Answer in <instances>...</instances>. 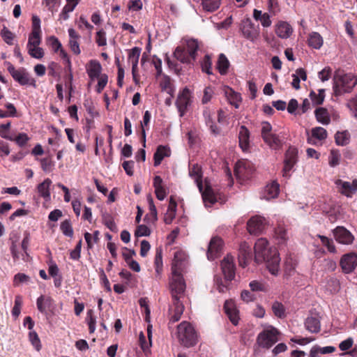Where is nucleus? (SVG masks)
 Instances as JSON below:
<instances>
[{
    "label": "nucleus",
    "mask_w": 357,
    "mask_h": 357,
    "mask_svg": "<svg viewBox=\"0 0 357 357\" xmlns=\"http://www.w3.org/2000/svg\"><path fill=\"white\" fill-rule=\"evenodd\" d=\"M255 260L257 263L265 262L268 271L277 275L280 271V259L275 247L270 246L265 238H259L255 245Z\"/></svg>",
    "instance_id": "1"
},
{
    "label": "nucleus",
    "mask_w": 357,
    "mask_h": 357,
    "mask_svg": "<svg viewBox=\"0 0 357 357\" xmlns=\"http://www.w3.org/2000/svg\"><path fill=\"white\" fill-rule=\"evenodd\" d=\"M187 256L183 251H177L174 253L172 264V277L169 280V288L172 292L173 301L182 298L185 289V283L181 272L185 267Z\"/></svg>",
    "instance_id": "2"
},
{
    "label": "nucleus",
    "mask_w": 357,
    "mask_h": 357,
    "mask_svg": "<svg viewBox=\"0 0 357 357\" xmlns=\"http://www.w3.org/2000/svg\"><path fill=\"white\" fill-rule=\"evenodd\" d=\"M189 176L194 179L195 182L197 183L206 206L210 207L217 202L216 195L207 181H205V188L204 189L202 179V172L201 167L198 165H193L190 167Z\"/></svg>",
    "instance_id": "3"
},
{
    "label": "nucleus",
    "mask_w": 357,
    "mask_h": 357,
    "mask_svg": "<svg viewBox=\"0 0 357 357\" xmlns=\"http://www.w3.org/2000/svg\"><path fill=\"white\" fill-rule=\"evenodd\" d=\"M357 84V77L352 73H335L333 78V91L335 96L349 93Z\"/></svg>",
    "instance_id": "4"
},
{
    "label": "nucleus",
    "mask_w": 357,
    "mask_h": 357,
    "mask_svg": "<svg viewBox=\"0 0 357 357\" xmlns=\"http://www.w3.org/2000/svg\"><path fill=\"white\" fill-rule=\"evenodd\" d=\"M198 50V41L195 39H188L184 40L181 46L176 48L174 55L181 62L190 63L195 60Z\"/></svg>",
    "instance_id": "5"
},
{
    "label": "nucleus",
    "mask_w": 357,
    "mask_h": 357,
    "mask_svg": "<svg viewBox=\"0 0 357 357\" xmlns=\"http://www.w3.org/2000/svg\"><path fill=\"white\" fill-rule=\"evenodd\" d=\"M177 336L180 342L186 347L196 344L197 335L191 324L187 321L181 322L177 327Z\"/></svg>",
    "instance_id": "6"
},
{
    "label": "nucleus",
    "mask_w": 357,
    "mask_h": 357,
    "mask_svg": "<svg viewBox=\"0 0 357 357\" xmlns=\"http://www.w3.org/2000/svg\"><path fill=\"white\" fill-rule=\"evenodd\" d=\"M279 334L277 328L269 326L258 334L257 343L261 348L270 349L278 341Z\"/></svg>",
    "instance_id": "7"
},
{
    "label": "nucleus",
    "mask_w": 357,
    "mask_h": 357,
    "mask_svg": "<svg viewBox=\"0 0 357 357\" xmlns=\"http://www.w3.org/2000/svg\"><path fill=\"white\" fill-rule=\"evenodd\" d=\"M7 69L13 79L20 84L36 87L35 79L24 68L15 69L10 63H8Z\"/></svg>",
    "instance_id": "8"
},
{
    "label": "nucleus",
    "mask_w": 357,
    "mask_h": 357,
    "mask_svg": "<svg viewBox=\"0 0 357 357\" xmlns=\"http://www.w3.org/2000/svg\"><path fill=\"white\" fill-rule=\"evenodd\" d=\"M307 143L312 145H321L323 142L327 138L328 132L326 130L322 127H314L312 128L311 133L307 132Z\"/></svg>",
    "instance_id": "9"
},
{
    "label": "nucleus",
    "mask_w": 357,
    "mask_h": 357,
    "mask_svg": "<svg viewBox=\"0 0 357 357\" xmlns=\"http://www.w3.org/2000/svg\"><path fill=\"white\" fill-rule=\"evenodd\" d=\"M254 169L252 164L248 160H239L236 162L234 173L238 178H248L252 173Z\"/></svg>",
    "instance_id": "10"
},
{
    "label": "nucleus",
    "mask_w": 357,
    "mask_h": 357,
    "mask_svg": "<svg viewBox=\"0 0 357 357\" xmlns=\"http://www.w3.org/2000/svg\"><path fill=\"white\" fill-rule=\"evenodd\" d=\"M340 266L344 273H350L357 266V254L350 252L344 255L340 261Z\"/></svg>",
    "instance_id": "11"
},
{
    "label": "nucleus",
    "mask_w": 357,
    "mask_h": 357,
    "mask_svg": "<svg viewBox=\"0 0 357 357\" xmlns=\"http://www.w3.org/2000/svg\"><path fill=\"white\" fill-rule=\"evenodd\" d=\"M222 273L227 280H232L235 276L234 259L231 255H227L221 261Z\"/></svg>",
    "instance_id": "12"
},
{
    "label": "nucleus",
    "mask_w": 357,
    "mask_h": 357,
    "mask_svg": "<svg viewBox=\"0 0 357 357\" xmlns=\"http://www.w3.org/2000/svg\"><path fill=\"white\" fill-rule=\"evenodd\" d=\"M335 183L338 188V191L347 197H351L357 191V178L354 179L351 183L337 179Z\"/></svg>",
    "instance_id": "13"
},
{
    "label": "nucleus",
    "mask_w": 357,
    "mask_h": 357,
    "mask_svg": "<svg viewBox=\"0 0 357 357\" xmlns=\"http://www.w3.org/2000/svg\"><path fill=\"white\" fill-rule=\"evenodd\" d=\"M222 241L219 237H213L211 239L207 251V258L208 260H214L218 257L222 250Z\"/></svg>",
    "instance_id": "14"
},
{
    "label": "nucleus",
    "mask_w": 357,
    "mask_h": 357,
    "mask_svg": "<svg viewBox=\"0 0 357 357\" xmlns=\"http://www.w3.org/2000/svg\"><path fill=\"white\" fill-rule=\"evenodd\" d=\"M266 221L264 218L256 215L250 219L248 222V230L251 234L257 235L265 229Z\"/></svg>",
    "instance_id": "15"
},
{
    "label": "nucleus",
    "mask_w": 357,
    "mask_h": 357,
    "mask_svg": "<svg viewBox=\"0 0 357 357\" xmlns=\"http://www.w3.org/2000/svg\"><path fill=\"white\" fill-rule=\"evenodd\" d=\"M190 97L191 93L188 88L183 89V91L178 94L176 101V105L181 116L184 115L185 109L190 104Z\"/></svg>",
    "instance_id": "16"
},
{
    "label": "nucleus",
    "mask_w": 357,
    "mask_h": 357,
    "mask_svg": "<svg viewBox=\"0 0 357 357\" xmlns=\"http://www.w3.org/2000/svg\"><path fill=\"white\" fill-rule=\"evenodd\" d=\"M241 29L243 36L246 38L254 40L257 38V31L254 24L249 18L243 21Z\"/></svg>",
    "instance_id": "17"
},
{
    "label": "nucleus",
    "mask_w": 357,
    "mask_h": 357,
    "mask_svg": "<svg viewBox=\"0 0 357 357\" xmlns=\"http://www.w3.org/2000/svg\"><path fill=\"white\" fill-rule=\"evenodd\" d=\"M224 309L231 322L236 326L238 324L239 315L234 303L232 301H226Z\"/></svg>",
    "instance_id": "18"
},
{
    "label": "nucleus",
    "mask_w": 357,
    "mask_h": 357,
    "mask_svg": "<svg viewBox=\"0 0 357 357\" xmlns=\"http://www.w3.org/2000/svg\"><path fill=\"white\" fill-rule=\"evenodd\" d=\"M140 53L141 49L137 47H135L130 50L128 55V60L132 64V74L135 83L138 82L137 70Z\"/></svg>",
    "instance_id": "19"
},
{
    "label": "nucleus",
    "mask_w": 357,
    "mask_h": 357,
    "mask_svg": "<svg viewBox=\"0 0 357 357\" xmlns=\"http://www.w3.org/2000/svg\"><path fill=\"white\" fill-rule=\"evenodd\" d=\"M334 234L336 241L342 244L349 245L354 241L351 233L344 227L336 228Z\"/></svg>",
    "instance_id": "20"
},
{
    "label": "nucleus",
    "mask_w": 357,
    "mask_h": 357,
    "mask_svg": "<svg viewBox=\"0 0 357 357\" xmlns=\"http://www.w3.org/2000/svg\"><path fill=\"white\" fill-rule=\"evenodd\" d=\"M279 192L280 185L277 181H273L265 187L262 197L266 200L274 199L278 197Z\"/></svg>",
    "instance_id": "21"
},
{
    "label": "nucleus",
    "mask_w": 357,
    "mask_h": 357,
    "mask_svg": "<svg viewBox=\"0 0 357 357\" xmlns=\"http://www.w3.org/2000/svg\"><path fill=\"white\" fill-rule=\"evenodd\" d=\"M251 248L246 243L241 245L238 254V261L240 266L242 267H245L251 259Z\"/></svg>",
    "instance_id": "22"
},
{
    "label": "nucleus",
    "mask_w": 357,
    "mask_h": 357,
    "mask_svg": "<svg viewBox=\"0 0 357 357\" xmlns=\"http://www.w3.org/2000/svg\"><path fill=\"white\" fill-rule=\"evenodd\" d=\"M293 32V29L289 24L280 21L275 26V33L281 38H288Z\"/></svg>",
    "instance_id": "23"
},
{
    "label": "nucleus",
    "mask_w": 357,
    "mask_h": 357,
    "mask_svg": "<svg viewBox=\"0 0 357 357\" xmlns=\"http://www.w3.org/2000/svg\"><path fill=\"white\" fill-rule=\"evenodd\" d=\"M250 132L245 126H241L238 133L239 146L243 151H247L250 147Z\"/></svg>",
    "instance_id": "24"
},
{
    "label": "nucleus",
    "mask_w": 357,
    "mask_h": 357,
    "mask_svg": "<svg viewBox=\"0 0 357 357\" xmlns=\"http://www.w3.org/2000/svg\"><path fill=\"white\" fill-rule=\"evenodd\" d=\"M101 70V65L98 61L95 60H91L86 68L88 75L91 79L98 78L100 77Z\"/></svg>",
    "instance_id": "25"
},
{
    "label": "nucleus",
    "mask_w": 357,
    "mask_h": 357,
    "mask_svg": "<svg viewBox=\"0 0 357 357\" xmlns=\"http://www.w3.org/2000/svg\"><path fill=\"white\" fill-rule=\"evenodd\" d=\"M305 326L309 332L317 333L321 328L320 321L317 317H308L305 319Z\"/></svg>",
    "instance_id": "26"
},
{
    "label": "nucleus",
    "mask_w": 357,
    "mask_h": 357,
    "mask_svg": "<svg viewBox=\"0 0 357 357\" xmlns=\"http://www.w3.org/2000/svg\"><path fill=\"white\" fill-rule=\"evenodd\" d=\"M176 202L173 197L170 198L168 208L164 216V221L166 224H171L176 216Z\"/></svg>",
    "instance_id": "27"
},
{
    "label": "nucleus",
    "mask_w": 357,
    "mask_h": 357,
    "mask_svg": "<svg viewBox=\"0 0 357 357\" xmlns=\"http://www.w3.org/2000/svg\"><path fill=\"white\" fill-rule=\"evenodd\" d=\"M317 121L323 124L328 125L331 122V117L328 110L324 107H318L314 111Z\"/></svg>",
    "instance_id": "28"
},
{
    "label": "nucleus",
    "mask_w": 357,
    "mask_h": 357,
    "mask_svg": "<svg viewBox=\"0 0 357 357\" xmlns=\"http://www.w3.org/2000/svg\"><path fill=\"white\" fill-rule=\"evenodd\" d=\"M170 155V150L164 146H159L154 153V165L158 166L165 157Z\"/></svg>",
    "instance_id": "29"
},
{
    "label": "nucleus",
    "mask_w": 357,
    "mask_h": 357,
    "mask_svg": "<svg viewBox=\"0 0 357 357\" xmlns=\"http://www.w3.org/2000/svg\"><path fill=\"white\" fill-rule=\"evenodd\" d=\"M307 43L311 47L319 50L323 45L324 40L319 33L312 32L309 35Z\"/></svg>",
    "instance_id": "30"
},
{
    "label": "nucleus",
    "mask_w": 357,
    "mask_h": 357,
    "mask_svg": "<svg viewBox=\"0 0 357 357\" xmlns=\"http://www.w3.org/2000/svg\"><path fill=\"white\" fill-rule=\"evenodd\" d=\"M52 181L50 178H46L38 185V193L47 201L50 199V187Z\"/></svg>",
    "instance_id": "31"
},
{
    "label": "nucleus",
    "mask_w": 357,
    "mask_h": 357,
    "mask_svg": "<svg viewBox=\"0 0 357 357\" xmlns=\"http://www.w3.org/2000/svg\"><path fill=\"white\" fill-rule=\"evenodd\" d=\"M264 142L273 149H278L282 146L279 136L275 133L269 134L263 138Z\"/></svg>",
    "instance_id": "32"
},
{
    "label": "nucleus",
    "mask_w": 357,
    "mask_h": 357,
    "mask_svg": "<svg viewBox=\"0 0 357 357\" xmlns=\"http://www.w3.org/2000/svg\"><path fill=\"white\" fill-rule=\"evenodd\" d=\"M225 93L229 103L238 108V103L241 100V95L229 87L225 90Z\"/></svg>",
    "instance_id": "33"
},
{
    "label": "nucleus",
    "mask_w": 357,
    "mask_h": 357,
    "mask_svg": "<svg viewBox=\"0 0 357 357\" xmlns=\"http://www.w3.org/2000/svg\"><path fill=\"white\" fill-rule=\"evenodd\" d=\"M52 304V299L50 297L40 296L36 301L38 310L42 312H46V310L50 308Z\"/></svg>",
    "instance_id": "34"
},
{
    "label": "nucleus",
    "mask_w": 357,
    "mask_h": 357,
    "mask_svg": "<svg viewBox=\"0 0 357 357\" xmlns=\"http://www.w3.org/2000/svg\"><path fill=\"white\" fill-rule=\"evenodd\" d=\"M173 301L174 305V314L171 317V321L176 322L180 319L184 310V306L181 301H179V299L176 298V300Z\"/></svg>",
    "instance_id": "35"
},
{
    "label": "nucleus",
    "mask_w": 357,
    "mask_h": 357,
    "mask_svg": "<svg viewBox=\"0 0 357 357\" xmlns=\"http://www.w3.org/2000/svg\"><path fill=\"white\" fill-rule=\"evenodd\" d=\"M229 67V62L225 54H220L217 63V68L221 75H225Z\"/></svg>",
    "instance_id": "36"
},
{
    "label": "nucleus",
    "mask_w": 357,
    "mask_h": 357,
    "mask_svg": "<svg viewBox=\"0 0 357 357\" xmlns=\"http://www.w3.org/2000/svg\"><path fill=\"white\" fill-rule=\"evenodd\" d=\"M335 142L339 146H345L349 144L350 134L347 130L337 132L335 135Z\"/></svg>",
    "instance_id": "37"
},
{
    "label": "nucleus",
    "mask_w": 357,
    "mask_h": 357,
    "mask_svg": "<svg viewBox=\"0 0 357 357\" xmlns=\"http://www.w3.org/2000/svg\"><path fill=\"white\" fill-rule=\"evenodd\" d=\"M310 98L313 105H319L323 103L325 98V90L319 89L318 93L314 91H311Z\"/></svg>",
    "instance_id": "38"
},
{
    "label": "nucleus",
    "mask_w": 357,
    "mask_h": 357,
    "mask_svg": "<svg viewBox=\"0 0 357 357\" xmlns=\"http://www.w3.org/2000/svg\"><path fill=\"white\" fill-rule=\"evenodd\" d=\"M221 0H202L203 9L208 12H213L220 6Z\"/></svg>",
    "instance_id": "39"
},
{
    "label": "nucleus",
    "mask_w": 357,
    "mask_h": 357,
    "mask_svg": "<svg viewBox=\"0 0 357 357\" xmlns=\"http://www.w3.org/2000/svg\"><path fill=\"white\" fill-rule=\"evenodd\" d=\"M203 115L205 119L206 124L209 126L211 132L215 135L219 133L218 127L213 123L211 112L209 109H206L203 112Z\"/></svg>",
    "instance_id": "40"
},
{
    "label": "nucleus",
    "mask_w": 357,
    "mask_h": 357,
    "mask_svg": "<svg viewBox=\"0 0 357 357\" xmlns=\"http://www.w3.org/2000/svg\"><path fill=\"white\" fill-rule=\"evenodd\" d=\"M148 202L149 205V213L146 215L145 218H149V221L155 222L158 220V213L151 196L148 197Z\"/></svg>",
    "instance_id": "41"
},
{
    "label": "nucleus",
    "mask_w": 357,
    "mask_h": 357,
    "mask_svg": "<svg viewBox=\"0 0 357 357\" xmlns=\"http://www.w3.org/2000/svg\"><path fill=\"white\" fill-rule=\"evenodd\" d=\"M10 122H8L6 123L0 124V136L6 139L11 140L13 139V136L14 134L10 132Z\"/></svg>",
    "instance_id": "42"
},
{
    "label": "nucleus",
    "mask_w": 357,
    "mask_h": 357,
    "mask_svg": "<svg viewBox=\"0 0 357 357\" xmlns=\"http://www.w3.org/2000/svg\"><path fill=\"white\" fill-rule=\"evenodd\" d=\"M29 340L37 351H40L42 345L40 338L36 331H31L29 332Z\"/></svg>",
    "instance_id": "43"
},
{
    "label": "nucleus",
    "mask_w": 357,
    "mask_h": 357,
    "mask_svg": "<svg viewBox=\"0 0 357 357\" xmlns=\"http://www.w3.org/2000/svg\"><path fill=\"white\" fill-rule=\"evenodd\" d=\"M150 119H151V114L149 111H146L144 112V114L143 116V121L141 122L142 137L144 147L146 145V132H145L144 128L149 125V123L150 122Z\"/></svg>",
    "instance_id": "44"
},
{
    "label": "nucleus",
    "mask_w": 357,
    "mask_h": 357,
    "mask_svg": "<svg viewBox=\"0 0 357 357\" xmlns=\"http://www.w3.org/2000/svg\"><path fill=\"white\" fill-rule=\"evenodd\" d=\"M41 43V33L31 32L29 36L27 47H36Z\"/></svg>",
    "instance_id": "45"
},
{
    "label": "nucleus",
    "mask_w": 357,
    "mask_h": 357,
    "mask_svg": "<svg viewBox=\"0 0 357 357\" xmlns=\"http://www.w3.org/2000/svg\"><path fill=\"white\" fill-rule=\"evenodd\" d=\"M272 310L274 314L279 318H283L285 317L284 307L281 303L278 301H275L273 303Z\"/></svg>",
    "instance_id": "46"
},
{
    "label": "nucleus",
    "mask_w": 357,
    "mask_h": 357,
    "mask_svg": "<svg viewBox=\"0 0 357 357\" xmlns=\"http://www.w3.org/2000/svg\"><path fill=\"white\" fill-rule=\"evenodd\" d=\"M13 139L10 141L15 142L19 146H24L29 140V137L24 132L19 133L17 135H13Z\"/></svg>",
    "instance_id": "47"
},
{
    "label": "nucleus",
    "mask_w": 357,
    "mask_h": 357,
    "mask_svg": "<svg viewBox=\"0 0 357 357\" xmlns=\"http://www.w3.org/2000/svg\"><path fill=\"white\" fill-rule=\"evenodd\" d=\"M139 345H140L142 349L146 354L150 353V347L151 346V341L149 340V342H147L146 340V337L142 332H141L139 333Z\"/></svg>",
    "instance_id": "48"
},
{
    "label": "nucleus",
    "mask_w": 357,
    "mask_h": 357,
    "mask_svg": "<svg viewBox=\"0 0 357 357\" xmlns=\"http://www.w3.org/2000/svg\"><path fill=\"white\" fill-rule=\"evenodd\" d=\"M297 160V150L295 148H289L285 154L284 162L296 164Z\"/></svg>",
    "instance_id": "49"
},
{
    "label": "nucleus",
    "mask_w": 357,
    "mask_h": 357,
    "mask_svg": "<svg viewBox=\"0 0 357 357\" xmlns=\"http://www.w3.org/2000/svg\"><path fill=\"white\" fill-rule=\"evenodd\" d=\"M317 236L320 238L322 244L328 248V250L330 252H336L335 246L332 239H330L328 237L322 235H317Z\"/></svg>",
    "instance_id": "50"
},
{
    "label": "nucleus",
    "mask_w": 357,
    "mask_h": 357,
    "mask_svg": "<svg viewBox=\"0 0 357 357\" xmlns=\"http://www.w3.org/2000/svg\"><path fill=\"white\" fill-rule=\"evenodd\" d=\"M29 54L33 58L41 59L44 56V51L43 48L39 47V45L36 47H27Z\"/></svg>",
    "instance_id": "51"
},
{
    "label": "nucleus",
    "mask_w": 357,
    "mask_h": 357,
    "mask_svg": "<svg viewBox=\"0 0 357 357\" xmlns=\"http://www.w3.org/2000/svg\"><path fill=\"white\" fill-rule=\"evenodd\" d=\"M61 230L66 236L72 237L73 235V229L69 220H66L61 222Z\"/></svg>",
    "instance_id": "52"
},
{
    "label": "nucleus",
    "mask_w": 357,
    "mask_h": 357,
    "mask_svg": "<svg viewBox=\"0 0 357 357\" xmlns=\"http://www.w3.org/2000/svg\"><path fill=\"white\" fill-rule=\"evenodd\" d=\"M275 236L278 240L279 243H284L288 239L287 230L282 227H278L276 229Z\"/></svg>",
    "instance_id": "53"
},
{
    "label": "nucleus",
    "mask_w": 357,
    "mask_h": 357,
    "mask_svg": "<svg viewBox=\"0 0 357 357\" xmlns=\"http://www.w3.org/2000/svg\"><path fill=\"white\" fill-rule=\"evenodd\" d=\"M1 36L3 40L8 45H13L14 34L6 27H3L1 31Z\"/></svg>",
    "instance_id": "54"
},
{
    "label": "nucleus",
    "mask_w": 357,
    "mask_h": 357,
    "mask_svg": "<svg viewBox=\"0 0 357 357\" xmlns=\"http://www.w3.org/2000/svg\"><path fill=\"white\" fill-rule=\"evenodd\" d=\"M340 154L337 151H331L329 156V165L331 167H335L339 165Z\"/></svg>",
    "instance_id": "55"
},
{
    "label": "nucleus",
    "mask_w": 357,
    "mask_h": 357,
    "mask_svg": "<svg viewBox=\"0 0 357 357\" xmlns=\"http://www.w3.org/2000/svg\"><path fill=\"white\" fill-rule=\"evenodd\" d=\"M214 94L213 89L211 86H207L204 90V95L202 99L203 104H206L211 101Z\"/></svg>",
    "instance_id": "56"
},
{
    "label": "nucleus",
    "mask_w": 357,
    "mask_h": 357,
    "mask_svg": "<svg viewBox=\"0 0 357 357\" xmlns=\"http://www.w3.org/2000/svg\"><path fill=\"white\" fill-rule=\"evenodd\" d=\"M151 234V231L149 228L144 225H139L135 232V235L137 237L141 236H148Z\"/></svg>",
    "instance_id": "57"
},
{
    "label": "nucleus",
    "mask_w": 357,
    "mask_h": 357,
    "mask_svg": "<svg viewBox=\"0 0 357 357\" xmlns=\"http://www.w3.org/2000/svg\"><path fill=\"white\" fill-rule=\"evenodd\" d=\"M249 287L252 291H266L265 284L257 280L251 281L249 284Z\"/></svg>",
    "instance_id": "58"
},
{
    "label": "nucleus",
    "mask_w": 357,
    "mask_h": 357,
    "mask_svg": "<svg viewBox=\"0 0 357 357\" xmlns=\"http://www.w3.org/2000/svg\"><path fill=\"white\" fill-rule=\"evenodd\" d=\"M41 168L45 172H51L54 167V162L50 158H43L40 160Z\"/></svg>",
    "instance_id": "59"
},
{
    "label": "nucleus",
    "mask_w": 357,
    "mask_h": 357,
    "mask_svg": "<svg viewBox=\"0 0 357 357\" xmlns=\"http://www.w3.org/2000/svg\"><path fill=\"white\" fill-rule=\"evenodd\" d=\"M96 42L99 46L107 45L106 33L103 29H100L96 33Z\"/></svg>",
    "instance_id": "60"
},
{
    "label": "nucleus",
    "mask_w": 357,
    "mask_h": 357,
    "mask_svg": "<svg viewBox=\"0 0 357 357\" xmlns=\"http://www.w3.org/2000/svg\"><path fill=\"white\" fill-rule=\"evenodd\" d=\"M202 68L204 72L208 75L212 74L211 71V61L208 55L204 56V61L202 63Z\"/></svg>",
    "instance_id": "61"
},
{
    "label": "nucleus",
    "mask_w": 357,
    "mask_h": 357,
    "mask_svg": "<svg viewBox=\"0 0 357 357\" xmlns=\"http://www.w3.org/2000/svg\"><path fill=\"white\" fill-rule=\"evenodd\" d=\"M125 257V260L126 263L128 264L129 267L135 271V272H139L140 271V266L139 263L133 259H131V257H129L128 255L124 254L123 255Z\"/></svg>",
    "instance_id": "62"
},
{
    "label": "nucleus",
    "mask_w": 357,
    "mask_h": 357,
    "mask_svg": "<svg viewBox=\"0 0 357 357\" xmlns=\"http://www.w3.org/2000/svg\"><path fill=\"white\" fill-rule=\"evenodd\" d=\"M241 299L245 303L252 302L255 300V295L248 290H243L241 294Z\"/></svg>",
    "instance_id": "63"
},
{
    "label": "nucleus",
    "mask_w": 357,
    "mask_h": 357,
    "mask_svg": "<svg viewBox=\"0 0 357 357\" xmlns=\"http://www.w3.org/2000/svg\"><path fill=\"white\" fill-rule=\"evenodd\" d=\"M29 277L24 273H17L14 276L13 284L18 286L20 283L28 282Z\"/></svg>",
    "instance_id": "64"
}]
</instances>
